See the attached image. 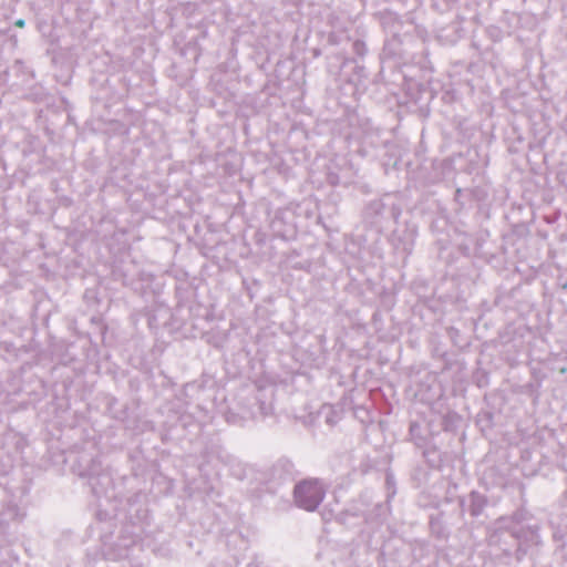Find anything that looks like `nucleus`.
Returning a JSON list of instances; mask_svg holds the SVG:
<instances>
[{
    "label": "nucleus",
    "instance_id": "6",
    "mask_svg": "<svg viewBox=\"0 0 567 567\" xmlns=\"http://www.w3.org/2000/svg\"><path fill=\"white\" fill-rule=\"evenodd\" d=\"M327 422H328V423H333V416H328V415H327Z\"/></svg>",
    "mask_w": 567,
    "mask_h": 567
},
{
    "label": "nucleus",
    "instance_id": "8",
    "mask_svg": "<svg viewBox=\"0 0 567 567\" xmlns=\"http://www.w3.org/2000/svg\"><path fill=\"white\" fill-rule=\"evenodd\" d=\"M249 567H260L259 564H250Z\"/></svg>",
    "mask_w": 567,
    "mask_h": 567
},
{
    "label": "nucleus",
    "instance_id": "7",
    "mask_svg": "<svg viewBox=\"0 0 567 567\" xmlns=\"http://www.w3.org/2000/svg\"><path fill=\"white\" fill-rule=\"evenodd\" d=\"M327 422H328V423H333V416H328V415H327Z\"/></svg>",
    "mask_w": 567,
    "mask_h": 567
},
{
    "label": "nucleus",
    "instance_id": "4",
    "mask_svg": "<svg viewBox=\"0 0 567 567\" xmlns=\"http://www.w3.org/2000/svg\"><path fill=\"white\" fill-rule=\"evenodd\" d=\"M363 45H364V44H363V43H361V42H355V43H354V47H355V49H357V51H358V52H359V50H361V48H363Z\"/></svg>",
    "mask_w": 567,
    "mask_h": 567
},
{
    "label": "nucleus",
    "instance_id": "3",
    "mask_svg": "<svg viewBox=\"0 0 567 567\" xmlns=\"http://www.w3.org/2000/svg\"><path fill=\"white\" fill-rule=\"evenodd\" d=\"M14 24L18 27V28H23L25 25V21L23 19H18Z\"/></svg>",
    "mask_w": 567,
    "mask_h": 567
},
{
    "label": "nucleus",
    "instance_id": "1",
    "mask_svg": "<svg viewBox=\"0 0 567 567\" xmlns=\"http://www.w3.org/2000/svg\"><path fill=\"white\" fill-rule=\"evenodd\" d=\"M326 495V488L319 480H305L293 489L295 502L298 507L313 512L321 504Z\"/></svg>",
    "mask_w": 567,
    "mask_h": 567
},
{
    "label": "nucleus",
    "instance_id": "2",
    "mask_svg": "<svg viewBox=\"0 0 567 567\" xmlns=\"http://www.w3.org/2000/svg\"><path fill=\"white\" fill-rule=\"evenodd\" d=\"M471 504H470V513L472 516H478L482 514L486 499L477 492H472L470 495Z\"/></svg>",
    "mask_w": 567,
    "mask_h": 567
},
{
    "label": "nucleus",
    "instance_id": "5",
    "mask_svg": "<svg viewBox=\"0 0 567 567\" xmlns=\"http://www.w3.org/2000/svg\"><path fill=\"white\" fill-rule=\"evenodd\" d=\"M363 45H364V44H363V43H361V42H355V43H354V47H355V49H357V51H358V52H359V50H361V48H363Z\"/></svg>",
    "mask_w": 567,
    "mask_h": 567
}]
</instances>
